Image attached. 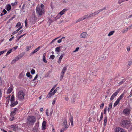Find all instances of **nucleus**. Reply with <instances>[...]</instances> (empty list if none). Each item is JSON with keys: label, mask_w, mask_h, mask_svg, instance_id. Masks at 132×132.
<instances>
[{"label": "nucleus", "mask_w": 132, "mask_h": 132, "mask_svg": "<svg viewBox=\"0 0 132 132\" xmlns=\"http://www.w3.org/2000/svg\"><path fill=\"white\" fill-rule=\"evenodd\" d=\"M16 97L20 101H22L24 98L25 94L22 90L17 91L16 92Z\"/></svg>", "instance_id": "1"}, {"label": "nucleus", "mask_w": 132, "mask_h": 132, "mask_svg": "<svg viewBox=\"0 0 132 132\" xmlns=\"http://www.w3.org/2000/svg\"><path fill=\"white\" fill-rule=\"evenodd\" d=\"M131 121L130 120H122L121 125L122 127L128 128L131 125Z\"/></svg>", "instance_id": "2"}, {"label": "nucleus", "mask_w": 132, "mask_h": 132, "mask_svg": "<svg viewBox=\"0 0 132 132\" xmlns=\"http://www.w3.org/2000/svg\"><path fill=\"white\" fill-rule=\"evenodd\" d=\"M27 123L29 124H34L36 122V118L34 116H29L27 118Z\"/></svg>", "instance_id": "3"}, {"label": "nucleus", "mask_w": 132, "mask_h": 132, "mask_svg": "<svg viewBox=\"0 0 132 132\" xmlns=\"http://www.w3.org/2000/svg\"><path fill=\"white\" fill-rule=\"evenodd\" d=\"M131 111V109L127 108L124 109L123 111V113L125 115L128 116L130 113Z\"/></svg>", "instance_id": "4"}, {"label": "nucleus", "mask_w": 132, "mask_h": 132, "mask_svg": "<svg viewBox=\"0 0 132 132\" xmlns=\"http://www.w3.org/2000/svg\"><path fill=\"white\" fill-rule=\"evenodd\" d=\"M67 69V66H65L64 67L62 70V72H61L60 74V80H62L63 77L64 76V74H65L66 70Z\"/></svg>", "instance_id": "5"}, {"label": "nucleus", "mask_w": 132, "mask_h": 132, "mask_svg": "<svg viewBox=\"0 0 132 132\" xmlns=\"http://www.w3.org/2000/svg\"><path fill=\"white\" fill-rule=\"evenodd\" d=\"M36 11L37 14L40 16L42 15L44 13L43 9L41 8L37 7L36 8Z\"/></svg>", "instance_id": "6"}, {"label": "nucleus", "mask_w": 132, "mask_h": 132, "mask_svg": "<svg viewBox=\"0 0 132 132\" xmlns=\"http://www.w3.org/2000/svg\"><path fill=\"white\" fill-rule=\"evenodd\" d=\"M89 18V14H87L84 16L83 17L80 18L78 19L76 22V23L80 21L86 19H88Z\"/></svg>", "instance_id": "7"}, {"label": "nucleus", "mask_w": 132, "mask_h": 132, "mask_svg": "<svg viewBox=\"0 0 132 132\" xmlns=\"http://www.w3.org/2000/svg\"><path fill=\"white\" fill-rule=\"evenodd\" d=\"M57 90V88H56L54 91L52 92H51V91L47 95L46 97L47 98H50L52 96L54 95V94L56 93Z\"/></svg>", "instance_id": "8"}, {"label": "nucleus", "mask_w": 132, "mask_h": 132, "mask_svg": "<svg viewBox=\"0 0 132 132\" xmlns=\"http://www.w3.org/2000/svg\"><path fill=\"white\" fill-rule=\"evenodd\" d=\"M13 86L12 85H11L7 89V94H10L13 91Z\"/></svg>", "instance_id": "9"}, {"label": "nucleus", "mask_w": 132, "mask_h": 132, "mask_svg": "<svg viewBox=\"0 0 132 132\" xmlns=\"http://www.w3.org/2000/svg\"><path fill=\"white\" fill-rule=\"evenodd\" d=\"M119 91L120 90L118 89L113 94L110 98V100H112L117 95Z\"/></svg>", "instance_id": "10"}, {"label": "nucleus", "mask_w": 132, "mask_h": 132, "mask_svg": "<svg viewBox=\"0 0 132 132\" xmlns=\"http://www.w3.org/2000/svg\"><path fill=\"white\" fill-rule=\"evenodd\" d=\"M88 34L86 32L82 33L80 35V37L81 38H86L87 37Z\"/></svg>", "instance_id": "11"}, {"label": "nucleus", "mask_w": 132, "mask_h": 132, "mask_svg": "<svg viewBox=\"0 0 132 132\" xmlns=\"http://www.w3.org/2000/svg\"><path fill=\"white\" fill-rule=\"evenodd\" d=\"M105 9V8L104 7L103 9H100L99 10L97 11H95V12H94L93 13H94V16H95L96 15H97L100 12L104 10Z\"/></svg>", "instance_id": "12"}, {"label": "nucleus", "mask_w": 132, "mask_h": 132, "mask_svg": "<svg viewBox=\"0 0 132 132\" xmlns=\"http://www.w3.org/2000/svg\"><path fill=\"white\" fill-rule=\"evenodd\" d=\"M46 122L45 121H43L42 126V130H44L46 128Z\"/></svg>", "instance_id": "13"}, {"label": "nucleus", "mask_w": 132, "mask_h": 132, "mask_svg": "<svg viewBox=\"0 0 132 132\" xmlns=\"http://www.w3.org/2000/svg\"><path fill=\"white\" fill-rule=\"evenodd\" d=\"M67 121L66 120H65L63 121V126L64 130H66L68 128V126L67 125Z\"/></svg>", "instance_id": "14"}, {"label": "nucleus", "mask_w": 132, "mask_h": 132, "mask_svg": "<svg viewBox=\"0 0 132 132\" xmlns=\"http://www.w3.org/2000/svg\"><path fill=\"white\" fill-rule=\"evenodd\" d=\"M10 127L14 131H16L18 129V126L15 125H12L10 126Z\"/></svg>", "instance_id": "15"}, {"label": "nucleus", "mask_w": 132, "mask_h": 132, "mask_svg": "<svg viewBox=\"0 0 132 132\" xmlns=\"http://www.w3.org/2000/svg\"><path fill=\"white\" fill-rule=\"evenodd\" d=\"M115 131L116 132H125L123 129L120 128H116Z\"/></svg>", "instance_id": "16"}, {"label": "nucleus", "mask_w": 132, "mask_h": 132, "mask_svg": "<svg viewBox=\"0 0 132 132\" xmlns=\"http://www.w3.org/2000/svg\"><path fill=\"white\" fill-rule=\"evenodd\" d=\"M37 19L35 16V15L33 14L32 15V17L31 18V20L32 22L36 21Z\"/></svg>", "instance_id": "17"}, {"label": "nucleus", "mask_w": 132, "mask_h": 132, "mask_svg": "<svg viewBox=\"0 0 132 132\" xmlns=\"http://www.w3.org/2000/svg\"><path fill=\"white\" fill-rule=\"evenodd\" d=\"M11 104L10 106L11 107H13L17 105L18 103V102L17 101H13V102H11Z\"/></svg>", "instance_id": "18"}, {"label": "nucleus", "mask_w": 132, "mask_h": 132, "mask_svg": "<svg viewBox=\"0 0 132 132\" xmlns=\"http://www.w3.org/2000/svg\"><path fill=\"white\" fill-rule=\"evenodd\" d=\"M18 111V109L17 108H15L14 109L13 111H12L11 113V115H14L15 114L16 112Z\"/></svg>", "instance_id": "19"}, {"label": "nucleus", "mask_w": 132, "mask_h": 132, "mask_svg": "<svg viewBox=\"0 0 132 132\" xmlns=\"http://www.w3.org/2000/svg\"><path fill=\"white\" fill-rule=\"evenodd\" d=\"M62 48V46L58 47L55 48V51L57 53L61 51V49Z\"/></svg>", "instance_id": "20"}, {"label": "nucleus", "mask_w": 132, "mask_h": 132, "mask_svg": "<svg viewBox=\"0 0 132 132\" xmlns=\"http://www.w3.org/2000/svg\"><path fill=\"white\" fill-rule=\"evenodd\" d=\"M64 55V54H63L60 56L58 61V62L59 64H60V63L61 60V59Z\"/></svg>", "instance_id": "21"}, {"label": "nucleus", "mask_w": 132, "mask_h": 132, "mask_svg": "<svg viewBox=\"0 0 132 132\" xmlns=\"http://www.w3.org/2000/svg\"><path fill=\"white\" fill-rule=\"evenodd\" d=\"M41 47L40 46H38L37 48L35 49L34 51L32 52L31 54H33L34 53H36L37 51H38L41 48Z\"/></svg>", "instance_id": "22"}, {"label": "nucleus", "mask_w": 132, "mask_h": 132, "mask_svg": "<svg viewBox=\"0 0 132 132\" xmlns=\"http://www.w3.org/2000/svg\"><path fill=\"white\" fill-rule=\"evenodd\" d=\"M61 16L60 14L59 13L54 18V20H53V21L56 20L57 19L60 18Z\"/></svg>", "instance_id": "23"}, {"label": "nucleus", "mask_w": 132, "mask_h": 132, "mask_svg": "<svg viewBox=\"0 0 132 132\" xmlns=\"http://www.w3.org/2000/svg\"><path fill=\"white\" fill-rule=\"evenodd\" d=\"M19 59V58L18 57H16L11 62V64H13L16 62Z\"/></svg>", "instance_id": "24"}, {"label": "nucleus", "mask_w": 132, "mask_h": 132, "mask_svg": "<svg viewBox=\"0 0 132 132\" xmlns=\"http://www.w3.org/2000/svg\"><path fill=\"white\" fill-rule=\"evenodd\" d=\"M67 10L65 9H63L62 11L60 12L59 13L61 15L64 14V13L67 11Z\"/></svg>", "instance_id": "25"}, {"label": "nucleus", "mask_w": 132, "mask_h": 132, "mask_svg": "<svg viewBox=\"0 0 132 132\" xmlns=\"http://www.w3.org/2000/svg\"><path fill=\"white\" fill-rule=\"evenodd\" d=\"M107 117H105L104 118V127H105L106 124H107Z\"/></svg>", "instance_id": "26"}, {"label": "nucleus", "mask_w": 132, "mask_h": 132, "mask_svg": "<svg viewBox=\"0 0 132 132\" xmlns=\"http://www.w3.org/2000/svg\"><path fill=\"white\" fill-rule=\"evenodd\" d=\"M11 8V7L10 5H8L6 6V9L8 11L10 10Z\"/></svg>", "instance_id": "27"}, {"label": "nucleus", "mask_w": 132, "mask_h": 132, "mask_svg": "<svg viewBox=\"0 0 132 132\" xmlns=\"http://www.w3.org/2000/svg\"><path fill=\"white\" fill-rule=\"evenodd\" d=\"M128 31V28H126V29H123L122 31L121 32L122 33H126Z\"/></svg>", "instance_id": "28"}, {"label": "nucleus", "mask_w": 132, "mask_h": 132, "mask_svg": "<svg viewBox=\"0 0 132 132\" xmlns=\"http://www.w3.org/2000/svg\"><path fill=\"white\" fill-rule=\"evenodd\" d=\"M10 95H9L8 96L6 97L7 101L6 103L8 104L9 102Z\"/></svg>", "instance_id": "29"}, {"label": "nucleus", "mask_w": 132, "mask_h": 132, "mask_svg": "<svg viewBox=\"0 0 132 132\" xmlns=\"http://www.w3.org/2000/svg\"><path fill=\"white\" fill-rule=\"evenodd\" d=\"M115 31H112L110 32L108 34V36H110L111 35H113Z\"/></svg>", "instance_id": "30"}, {"label": "nucleus", "mask_w": 132, "mask_h": 132, "mask_svg": "<svg viewBox=\"0 0 132 132\" xmlns=\"http://www.w3.org/2000/svg\"><path fill=\"white\" fill-rule=\"evenodd\" d=\"M73 118L72 117H71L70 118V121L71 122V124L72 126H73Z\"/></svg>", "instance_id": "31"}, {"label": "nucleus", "mask_w": 132, "mask_h": 132, "mask_svg": "<svg viewBox=\"0 0 132 132\" xmlns=\"http://www.w3.org/2000/svg\"><path fill=\"white\" fill-rule=\"evenodd\" d=\"M14 96L13 95H12L11 98L10 99V101L11 102H12L14 101Z\"/></svg>", "instance_id": "32"}, {"label": "nucleus", "mask_w": 132, "mask_h": 132, "mask_svg": "<svg viewBox=\"0 0 132 132\" xmlns=\"http://www.w3.org/2000/svg\"><path fill=\"white\" fill-rule=\"evenodd\" d=\"M124 93H122L121 95L120 96H119V98H118V99H119L120 100H121L123 97V95H124Z\"/></svg>", "instance_id": "33"}, {"label": "nucleus", "mask_w": 132, "mask_h": 132, "mask_svg": "<svg viewBox=\"0 0 132 132\" xmlns=\"http://www.w3.org/2000/svg\"><path fill=\"white\" fill-rule=\"evenodd\" d=\"M57 84L55 85L52 88L51 90V92H52L53 90L55 89V87H56L57 85Z\"/></svg>", "instance_id": "34"}, {"label": "nucleus", "mask_w": 132, "mask_h": 132, "mask_svg": "<svg viewBox=\"0 0 132 132\" xmlns=\"http://www.w3.org/2000/svg\"><path fill=\"white\" fill-rule=\"evenodd\" d=\"M14 115L10 114V116L11 117L10 118V120L11 121L13 120H14Z\"/></svg>", "instance_id": "35"}, {"label": "nucleus", "mask_w": 132, "mask_h": 132, "mask_svg": "<svg viewBox=\"0 0 132 132\" xmlns=\"http://www.w3.org/2000/svg\"><path fill=\"white\" fill-rule=\"evenodd\" d=\"M12 49H11L9 50L7 52L6 55H7L10 54L12 52Z\"/></svg>", "instance_id": "36"}, {"label": "nucleus", "mask_w": 132, "mask_h": 132, "mask_svg": "<svg viewBox=\"0 0 132 132\" xmlns=\"http://www.w3.org/2000/svg\"><path fill=\"white\" fill-rule=\"evenodd\" d=\"M26 34H25L23 35H21V36H19L18 37V38H17V40L18 41L21 38V37H22L23 36Z\"/></svg>", "instance_id": "37"}, {"label": "nucleus", "mask_w": 132, "mask_h": 132, "mask_svg": "<svg viewBox=\"0 0 132 132\" xmlns=\"http://www.w3.org/2000/svg\"><path fill=\"white\" fill-rule=\"evenodd\" d=\"M43 61L45 63H46L47 62V61L46 60L45 57H43L42 58Z\"/></svg>", "instance_id": "38"}, {"label": "nucleus", "mask_w": 132, "mask_h": 132, "mask_svg": "<svg viewBox=\"0 0 132 132\" xmlns=\"http://www.w3.org/2000/svg\"><path fill=\"white\" fill-rule=\"evenodd\" d=\"M103 118V113L102 112L101 113L100 117V121Z\"/></svg>", "instance_id": "39"}, {"label": "nucleus", "mask_w": 132, "mask_h": 132, "mask_svg": "<svg viewBox=\"0 0 132 132\" xmlns=\"http://www.w3.org/2000/svg\"><path fill=\"white\" fill-rule=\"evenodd\" d=\"M124 0H119L118 1V3L119 4H120L122 3V2H124Z\"/></svg>", "instance_id": "40"}, {"label": "nucleus", "mask_w": 132, "mask_h": 132, "mask_svg": "<svg viewBox=\"0 0 132 132\" xmlns=\"http://www.w3.org/2000/svg\"><path fill=\"white\" fill-rule=\"evenodd\" d=\"M39 126V123L37 122L36 123L35 125V126L34 128H38Z\"/></svg>", "instance_id": "41"}, {"label": "nucleus", "mask_w": 132, "mask_h": 132, "mask_svg": "<svg viewBox=\"0 0 132 132\" xmlns=\"http://www.w3.org/2000/svg\"><path fill=\"white\" fill-rule=\"evenodd\" d=\"M38 74H37L36 76H35V77H34V78L33 79V81H34L38 77Z\"/></svg>", "instance_id": "42"}, {"label": "nucleus", "mask_w": 132, "mask_h": 132, "mask_svg": "<svg viewBox=\"0 0 132 132\" xmlns=\"http://www.w3.org/2000/svg\"><path fill=\"white\" fill-rule=\"evenodd\" d=\"M60 37H57L55 39H54L50 43L51 44H52V43L53 42L55 41L56 40V39H58V38H60Z\"/></svg>", "instance_id": "43"}, {"label": "nucleus", "mask_w": 132, "mask_h": 132, "mask_svg": "<svg viewBox=\"0 0 132 132\" xmlns=\"http://www.w3.org/2000/svg\"><path fill=\"white\" fill-rule=\"evenodd\" d=\"M112 103H110L109 105V108H110V109L112 108Z\"/></svg>", "instance_id": "44"}, {"label": "nucleus", "mask_w": 132, "mask_h": 132, "mask_svg": "<svg viewBox=\"0 0 132 132\" xmlns=\"http://www.w3.org/2000/svg\"><path fill=\"white\" fill-rule=\"evenodd\" d=\"M46 113L47 116H49V110L48 109H46Z\"/></svg>", "instance_id": "45"}, {"label": "nucleus", "mask_w": 132, "mask_h": 132, "mask_svg": "<svg viewBox=\"0 0 132 132\" xmlns=\"http://www.w3.org/2000/svg\"><path fill=\"white\" fill-rule=\"evenodd\" d=\"M31 73L32 74H34L35 73V70L34 69H32L31 71Z\"/></svg>", "instance_id": "46"}, {"label": "nucleus", "mask_w": 132, "mask_h": 132, "mask_svg": "<svg viewBox=\"0 0 132 132\" xmlns=\"http://www.w3.org/2000/svg\"><path fill=\"white\" fill-rule=\"evenodd\" d=\"M89 18L93 17L94 16V14L93 13H92L90 14H89Z\"/></svg>", "instance_id": "47"}, {"label": "nucleus", "mask_w": 132, "mask_h": 132, "mask_svg": "<svg viewBox=\"0 0 132 132\" xmlns=\"http://www.w3.org/2000/svg\"><path fill=\"white\" fill-rule=\"evenodd\" d=\"M38 128H33V130L35 132H37L38 131Z\"/></svg>", "instance_id": "48"}, {"label": "nucleus", "mask_w": 132, "mask_h": 132, "mask_svg": "<svg viewBox=\"0 0 132 132\" xmlns=\"http://www.w3.org/2000/svg\"><path fill=\"white\" fill-rule=\"evenodd\" d=\"M6 51V50L2 51L0 52V54L1 55L2 54H3Z\"/></svg>", "instance_id": "49"}, {"label": "nucleus", "mask_w": 132, "mask_h": 132, "mask_svg": "<svg viewBox=\"0 0 132 132\" xmlns=\"http://www.w3.org/2000/svg\"><path fill=\"white\" fill-rule=\"evenodd\" d=\"M104 106V103H103L100 106V108L101 109L102 108H103Z\"/></svg>", "instance_id": "50"}, {"label": "nucleus", "mask_w": 132, "mask_h": 132, "mask_svg": "<svg viewBox=\"0 0 132 132\" xmlns=\"http://www.w3.org/2000/svg\"><path fill=\"white\" fill-rule=\"evenodd\" d=\"M17 4V2H15L14 3H12L11 4V5L12 6H14Z\"/></svg>", "instance_id": "51"}, {"label": "nucleus", "mask_w": 132, "mask_h": 132, "mask_svg": "<svg viewBox=\"0 0 132 132\" xmlns=\"http://www.w3.org/2000/svg\"><path fill=\"white\" fill-rule=\"evenodd\" d=\"M21 25V23H20V22H18L17 25H16V27H19Z\"/></svg>", "instance_id": "52"}, {"label": "nucleus", "mask_w": 132, "mask_h": 132, "mask_svg": "<svg viewBox=\"0 0 132 132\" xmlns=\"http://www.w3.org/2000/svg\"><path fill=\"white\" fill-rule=\"evenodd\" d=\"M50 57L51 59H53L55 57V56L53 55H50Z\"/></svg>", "instance_id": "53"}, {"label": "nucleus", "mask_w": 132, "mask_h": 132, "mask_svg": "<svg viewBox=\"0 0 132 132\" xmlns=\"http://www.w3.org/2000/svg\"><path fill=\"white\" fill-rule=\"evenodd\" d=\"M79 49V47H77L76 49L74 51H73V52H76L77 51H78V50Z\"/></svg>", "instance_id": "54"}, {"label": "nucleus", "mask_w": 132, "mask_h": 132, "mask_svg": "<svg viewBox=\"0 0 132 132\" xmlns=\"http://www.w3.org/2000/svg\"><path fill=\"white\" fill-rule=\"evenodd\" d=\"M18 32V31H17V30H16L15 31L13 32L12 33V35H11V36H12V35H14V34L17 33Z\"/></svg>", "instance_id": "55"}, {"label": "nucleus", "mask_w": 132, "mask_h": 132, "mask_svg": "<svg viewBox=\"0 0 132 132\" xmlns=\"http://www.w3.org/2000/svg\"><path fill=\"white\" fill-rule=\"evenodd\" d=\"M31 75L30 72H27L26 73V76L28 77H29Z\"/></svg>", "instance_id": "56"}, {"label": "nucleus", "mask_w": 132, "mask_h": 132, "mask_svg": "<svg viewBox=\"0 0 132 132\" xmlns=\"http://www.w3.org/2000/svg\"><path fill=\"white\" fill-rule=\"evenodd\" d=\"M44 6V5L42 3L41 4L40 7H39V8H42V9H43Z\"/></svg>", "instance_id": "57"}, {"label": "nucleus", "mask_w": 132, "mask_h": 132, "mask_svg": "<svg viewBox=\"0 0 132 132\" xmlns=\"http://www.w3.org/2000/svg\"><path fill=\"white\" fill-rule=\"evenodd\" d=\"M107 111V107H105L104 109V113L105 114H106Z\"/></svg>", "instance_id": "58"}, {"label": "nucleus", "mask_w": 132, "mask_h": 132, "mask_svg": "<svg viewBox=\"0 0 132 132\" xmlns=\"http://www.w3.org/2000/svg\"><path fill=\"white\" fill-rule=\"evenodd\" d=\"M2 92L1 91V90L0 89V98H1L2 96Z\"/></svg>", "instance_id": "59"}, {"label": "nucleus", "mask_w": 132, "mask_h": 132, "mask_svg": "<svg viewBox=\"0 0 132 132\" xmlns=\"http://www.w3.org/2000/svg\"><path fill=\"white\" fill-rule=\"evenodd\" d=\"M23 30H21L20 31H19L18 33V35H20L21 34L22 32L23 31Z\"/></svg>", "instance_id": "60"}, {"label": "nucleus", "mask_w": 132, "mask_h": 132, "mask_svg": "<svg viewBox=\"0 0 132 132\" xmlns=\"http://www.w3.org/2000/svg\"><path fill=\"white\" fill-rule=\"evenodd\" d=\"M14 38V37L13 36L12 38H11L9 39V41H12Z\"/></svg>", "instance_id": "61"}, {"label": "nucleus", "mask_w": 132, "mask_h": 132, "mask_svg": "<svg viewBox=\"0 0 132 132\" xmlns=\"http://www.w3.org/2000/svg\"><path fill=\"white\" fill-rule=\"evenodd\" d=\"M15 16H13V17H11L10 19H9V21H11L12 20L15 18Z\"/></svg>", "instance_id": "62"}, {"label": "nucleus", "mask_w": 132, "mask_h": 132, "mask_svg": "<svg viewBox=\"0 0 132 132\" xmlns=\"http://www.w3.org/2000/svg\"><path fill=\"white\" fill-rule=\"evenodd\" d=\"M127 50L128 52H129L130 50V47H127Z\"/></svg>", "instance_id": "63"}, {"label": "nucleus", "mask_w": 132, "mask_h": 132, "mask_svg": "<svg viewBox=\"0 0 132 132\" xmlns=\"http://www.w3.org/2000/svg\"><path fill=\"white\" fill-rule=\"evenodd\" d=\"M54 20V19H53V20L51 19H49V22H50V23H51L53 21H53V20Z\"/></svg>", "instance_id": "64"}]
</instances>
